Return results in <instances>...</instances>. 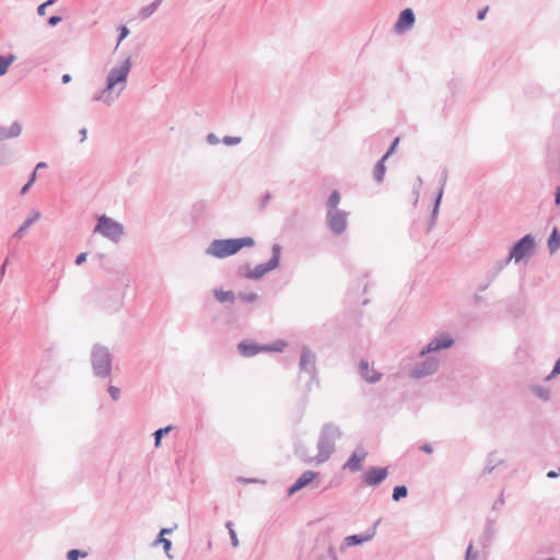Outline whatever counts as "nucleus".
Listing matches in <instances>:
<instances>
[{"instance_id":"obj_1","label":"nucleus","mask_w":560,"mask_h":560,"mask_svg":"<svg viewBox=\"0 0 560 560\" xmlns=\"http://www.w3.org/2000/svg\"><path fill=\"white\" fill-rule=\"evenodd\" d=\"M131 67V59L127 57L119 65L110 68L106 75L105 86L93 95V101L101 102L107 106L114 104L127 88Z\"/></svg>"},{"instance_id":"obj_2","label":"nucleus","mask_w":560,"mask_h":560,"mask_svg":"<svg viewBox=\"0 0 560 560\" xmlns=\"http://www.w3.org/2000/svg\"><path fill=\"white\" fill-rule=\"evenodd\" d=\"M340 428L334 423H325L319 432L317 441V455L312 459L323 464L329 459L336 450V442L341 439Z\"/></svg>"},{"instance_id":"obj_3","label":"nucleus","mask_w":560,"mask_h":560,"mask_svg":"<svg viewBox=\"0 0 560 560\" xmlns=\"http://www.w3.org/2000/svg\"><path fill=\"white\" fill-rule=\"evenodd\" d=\"M254 245L255 240L249 236L213 240L206 248V255L222 259L236 254L244 247H252Z\"/></svg>"},{"instance_id":"obj_4","label":"nucleus","mask_w":560,"mask_h":560,"mask_svg":"<svg viewBox=\"0 0 560 560\" xmlns=\"http://www.w3.org/2000/svg\"><path fill=\"white\" fill-rule=\"evenodd\" d=\"M91 364L96 377L106 378L112 374L113 357L109 350L102 345H94L91 351Z\"/></svg>"},{"instance_id":"obj_5","label":"nucleus","mask_w":560,"mask_h":560,"mask_svg":"<svg viewBox=\"0 0 560 560\" xmlns=\"http://www.w3.org/2000/svg\"><path fill=\"white\" fill-rule=\"evenodd\" d=\"M114 243H118L124 235V226L121 223L103 214L97 219V223L93 230Z\"/></svg>"},{"instance_id":"obj_6","label":"nucleus","mask_w":560,"mask_h":560,"mask_svg":"<svg viewBox=\"0 0 560 560\" xmlns=\"http://www.w3.org/2000/svg\"><path fill=\"white\" fill-rule=\"evenodd\" d=\"M280 255H281V246H280V244L275 243L272 245V256L267 262L259 264L254 269H249L248 266L242 267V268H240V271H242L244 268H246L247 269V272L245 273L246 278L260 279L266 273L276 269L279 266Z\"/></svg>"},{"instance_id":"obj_7","label":"nucleus","mask_w":560,"mask_h":560,"mask_svg":"<svg viewBox=\"0 0 560 560\" xmlns=\"http://www.w3.org/2000/svg\"><path fill=\"white\" fill-rule=\"evenodd\" d=\"M535 250V237L532 234H526L518 240L510 249L508 260H513L515 264L523 259L529 258Z\"/></svg>"},{"instance_id":"obj_8","label":"nucleus","mask_w":560,"mask_h":560,"mask_svg":"<svg viewBox=\"0 0 560 560\" xmlns=\"http://www.w3.org/2000/svg\"><path fill=\"white\" fill-rule=\"evenodd\" d=\"M422 360L415 363L409 372L411 378L420 380L433 375L440 366V360L432 354L420 357Z\"/></svg>"},{"instance_id":"obj_9","label":"nucleus","mask_w":560,"mask_h":560,"mask_svg":"<svg viewBox=\"0 0 560 560\" xmlns=\"http://www.w3.org/2000/svg\"><path fill=\"white\" fill-rule=\"evenodd\" d=\"M348 215L345 210H327L326 222L332 234L340 235L347 230Z\"/></svg>"},{"instance_id":"obj_10","label":"nucleus","mask_w":560,"mask_h":560,"mask_svg":"<svg viewBox=\"0 0 560 560\" xmlns=\"http://www.w3.org/2000/svg\"><path fill=\"white\" fill-rule=\"evenodd\" d=\"M320 482V474L313 470H305L288 489V494L292 495L305 487L316 489Z\"/></svg>"},{"instance_id":"obj_11","label":"nucleus","mask_w":560,"mask_h":560,"mask_svg":"<svg viewBox=\"0 0 560 560\" xmlns=\"http://www.w3.org/2000/svg\"><path fill=\"white\" fill-rule=\"evenodd\" d=\"M453 345L454 339L452 336L448 332H442L432 338L430 342L420 350L419 357H425L427 354L451 348Z\"/></svg>"},{"instance_id":"obj_12","label":"nucleus","mask_w":560,"mask_h":560,"mask_svg":"<svg viewBox=\"0 0 560 560\" xmlns=\"http://www.w3.org/2000/svg\"><path fill=\"white\" fill-rule=\"evenodd\" d=\"M300 371L305 372L310 375L311 381L316 380V357L308 348L303 347L300 357Z\"/></svg>"},{"instance_id":"obj_13","label":"nucleus","mask_w":560,"mask_h":560,"mask_svg":"<svg viewBox=\"0 0 560 560\" xmlns=\"http://www.w3.org/2000/svg\"><path fill=\"white\" fill-rule=\"evenodd\" d=\"M369 453L364 446L358 445L355 450L352 452L350 457L343 464L342 469L349 470L351 472H357L362 469V464L368 457Z\"/></svg>"},{"instance_id":"obj_14","label":"nucleus","mask_w":560,"mask_h":560,"mask_svg":"<svg viewBox=\"0 0 560 560\" xmlns=\"http://www.w3.org/2000/svg\"><path fill=\"white\" fill-rule=\"evenodd\" d=\"M416 16L411 9H405L399 13L398 20L394 25V31L397 34H404L411 30L415 25Z\"/></svg>"},{"instance_id":"obj_15","label":"nucleus","mask_w":560,"mask_h":560,"mask_svg":"<svg viewBox=\"0 0 560 560\" xmlns=\"http://www.w3.org/2000/svg\"><path fill=\"white\" fill-rule=\"evenodd\" d=\"M388 476L387 468L371 467L362 476L366 486H376L384 481Z\"/></svg>"},{"instance_id":"obj_16","label":"nucleus","mask_w":560,"mask_h":560,"mask_svg":"<svg viewBox=\"0 0 560 560\" xmlns=\"http://www.w3.org/2000/svg\"><path fill=\"white\" fill-rule=\"evenodd\" d=\"M359 374L369 384H375L382 378V373L370 366L369 361L364 359L359 363Z\"/></svg>"},{"instance_id":"obj_17","label":"nucleus","mask_w":560,"mask_h":560,"mask_svg":"<svg viewBox=\"0 0 560 560\" xmlns=\"http://www.w3.org/2000/svg\"><path fill=\"white\" fill-rule=\"evenodd\" d=\"M378 523L380 521H377L374 524V527L372 529H369L363 534L347 536L342 542L341 548L343 549L355 545H361L363 542L371 540L375 535V527L377 526Z\"/></svg>"},{"instance_id":"obj_18","label":"nucleus","mask_w":560,"mask_h":560,"mask_svg":"<svg viewBox=\"0 0 560 560\" xmlns=\"http://www.w3.org/2000/svg\"><path fill=\"white\" fill-rule=\"evenodd\" d=\"M237 348H238L240 353L246 358L254 357L257 353L265 351L264 345L259 346L257 343L248 342V341L240 342Z\"/></svg>"},{"instance_id":"obj_19","label":"nucleus","mask_w":560,"mask_h":560,"mask_svg":"<svg viewBox=\"0 0 560 560\" xmlns=\"http://www.w3.org/2000/svg\"><path fill=\"white\" fill-rule=\"evenodd\" d=\"M22 132V126L19 121H14L10 125V127H0V141L16 138Z\"/></svg>"},{"instance_id":"obj_20","label":"nucleus","mask_w":560,"mask_h":560,"mask_svg":"<svg viewBox=\"0 0 560 560\" xmlns=\"http://www.w3.org/2000/svg\"><path fill=\"white\" fill-rule=\"evenodd\" d=\"M40 218V212L37 210H33L28 213L27 218L23 222V224L16 230L14 233V237L21 238L24 233L27 231V229L33 225L37 220Z\"/></svg>"},{"instance_id":"obj_21","label":"nucleus","mask_w":560,"mask_h":560,"mask_svg":"<svg viewBox=\"0 0 560 560\" xmlns=\"http://www.w3.org/2000/svg\"><path fill=\"white\" fill-rule=\"evenodd\" d=\"M163 0H154L150 4L143 7L140 9L138 16L140 20H147L149 19L160 7Z\"/></svg>"},{"instance_id":"obj_22","label":"nucleus","mask_w":560,"mask_h":560,"mask_svg":"<svg viewBox=\"0 0 560 560\" xmlns=\"http://www.w3.org/2000/svg\"><path fill=\"white\" fill-rule=\"evenodd\" d=\"M547 246L550 254H555L560 248V233L557 228H553L547 241Z\"/></svg>"},{"instance_id":"obj_23","label":"nucleus","mask_w":560,"mask_h":560,"mask_svg":"<svg viewBox=\"0 0 560 560\" xmlns=\"http://www.w3.org/2000/svg\"><path fill=\"white\" fill-rule=\"evenodd\" d=\"M213 295L215 300L219 301L220 303H234L235 301V294L233 291H224L222 289L217 288L213 290Z\"/></svg>"},{"instance_id":"obj_24","label":"nucleus","mask_w":560,"mask_h":560,"mask_svg":"<svg viewBox=\"0 0 560 560\" xmlns=\"http://www.w3.org/2000/svg\"><path fill=\"white\" fill-rule=\"evenodd\" d=\"M508 257L494 262L491 269L487 272L490 276V281H494L497 276L511 262Z\"/></svg>"},{"instance_id":"obj_25","label":"nucleus","mask_w":560,"mask_h":560,"mask_svg":"<svg viewBox=\"0 0 560 560\" xmlns=\"http://www.w3.org/2000/svg\"><path fill=\"white\" fill-rule=\"evenodd\" d=\"M386 159L381 158L374 167V179L376 183H382L385 176L386 167H385Z\"/></svg>"},{"instance_id":"obj_26","label":"nucleus","mask_w":560,"mask_h":560,"mask_svg":"<svg viewBox=\"0 0 560 560\" xmlns=\"http://www.w3.org/2000/svg\"><path fill=\"white\" fill-rule=\"evenodd\" d=\"M14 55H0V77L4 75L8 72L10 66L14 62Z\"/></svg>"},{"instance_id":"obj_27","label":"nucleus","mask_w":560,"mask_h":560,"mask_svg":"<svg viewBox=\"0 0 560 560\" xmlns=\"http://www.w3.org/2000/svg\"><path fill=\"white\" fill-rule=\"evenodd\" d=\"M340 202V194L337 190H334L327 200V209L328 210H339L338 205Z\"/></svg>"},{"instance_id":"obj_28","label":"nucleus","mask_w":560,"mask_h":560,"mask_svg":"<svg viewBox=\"0 0 560 560\" xmlns=\"http://www.w3.org/2000/svg\"><path fill=\"white\" fill-rule=\"evenodd\" d=\"M441 199H442V189H439L438 196L434 200V205H433V209H432L431 223H430L431 226H433L435 224V220H436L439 209H440Z\"/></svg>"},{"instance_id":"obj_29","label":"nucleus","mask_w":560,"mask_h":560,"mask_svg":"<svg viewBox=\"0 0 560 560\" xmlns=\"http://www.w3.org/2000/svg\"><path fill=\"white\" fill-rule=\"evenodd\" d=\"M225 527L226 529L229 530V536H230V539H231V545L233 548H237L238 545H240V541H238V538H237V535H236V532L233 527V523L231 521H228L225 523Z\"/></svg>"},{"instance_id":"obj_30","label":"nucleus","mask_w":560,"mask_h":560,"mask_svg":"<svg viewBox=\"0 0 560 560\" xmlns=\"http://www.w3.org/2000/svg\"><path fill=\"white\" fill-rule=\"evenodd\" d=\"M408 494V489L406 486H396L393 490V500L399 501L402 498H406Z\"/></svg>"},{"instance_id":"obj_31","label":"nucleus","mask_w":560,"mask_h":560,"mask_svg":"<svg viewBox=\"0 0 560 560\" xmlns=\"http://www.w3.org/2000/svg\"><path fill=\"white\" fill-rule=\"evenodd\" d=\"M287 343L283 340H277L272 345H264L265 351L281 352L285 348Z\"/></svg>"},{"instance_id":"obj_32","label":"nucleus","mask_w":560,"mask_h":560,"mask_svg":"<svg viewBox=\"0 0 560 560\" xmlns=\"http://www.w3.org/2000/svg\"><path fill=\"white\" fill-rule=\"evenodd\" d=\"M172 427H165V428H161V429H158L153 435H154V445L155 447H159L160 444H161V439L167 434L170 431H171Z\"/></svg>"},{"instance_id":"obj_33","label":"nucleus","mask_w":560,"mask_h":560,"mask_svg":"<svg viewBox=\"0 0 560 560\" xmlns=\"http://www.w3.org/2000/svg\"><path fill=\"white\" fill-rule=\"evenodd\" d=\"M498 463H499V460L495 459V454L494 453L489 454L488 459H487V465L485 467L483 472L491 474L494 470Z\"/></svg>"},{"instance_id":"obj_34","label":"nucleus","mask_w":560,"mask_h":560,"mask_svg":"<svg viewBox=\"0 0 560 560\" xmlns=\"http://www.w3.org/2000/svg\"><path fill=\"white\" fill-rule=\"evenodd\" d=\"M533 392L545 401L550 398V390L548 388L535 386L533 387Z\"/></svg>"},{"instance_id":"obj_35","label":"nucleus","mask_w":560,"mask_h":560,"mask_svg":"<svg viewBox=\"0 0 560 560\" xmlns=\"http://www.w3.org/2000/svg\"><path fill=\"white\" fill-rule=\"evenodd\" d=\"M155 544H162V547L167 556V558L172 559V555L170 553V550H171V547H172V541L167 538H164V537H159L156 540H155Z\"/></svg>"},{"instance_id":"obj_36","label":"nucleus","mask_w":560,"mask_h":560,"mask_svg":"<svg viewBox=\"0 0 560 560\" xmlns=\"http://www.w3.org/2000/svg\"><path fill=\"white\" fill-rule=\"evenodd\" d=\"M318 560H338L336 551L332 546L318 557Z\"/></svg>"},{"instance_id":"obj_37","label":"nucleus","mask_w":560,"mask_h":560,"mask_svg":"<svg viewBox=\"0 0 560 560\" xmlns=\"http://www.w3.org/2000/svg\"><path fill=\"white\" fill-rule=\"evenodd\" d=\"M238 298L244 302L252 303L258 299V295L255 292H240Z\"/></svg>"},{"instance_id":"obj_38","label":"nucleus","mask_w":560,"mask_h":560,"mask_svg":"<svg viewBox=\"0 0 560 560\" xmlns=\"http://www.w3.org/2000/svg\"><path fill=\"white\" fill-rule=\"evenodd\" d=\"M222 142L225 145H236V144H240L242 142V138L241 137H234V136H224L222 138Z\"/></svg>"},{"instance_id":"obj_39","label":"nucleus","mask_w":560,"mask_h":560,"mask_svg":"<svg viewBox=\"0 0 560 560\" xmlns=\"http://www.w3.org/2000/svg\"><path fill=\"white\" fill-rule=\"evenodd\" d=\"M107 390L114 401L120 398V389L117 386L109 385Z\"/></svg>"},{"instance_id":"obj_40","label":"nucleus","mask_w":560,"mask_h":560,"mask_svg":"<svg viewBox=\"0 0 560 560\" xmlns=\"http://www.w3.org/2000/svg\"><path fill=\"white\" fill-rule=\"evenodd\" d=\"M80 556L85 557L86 552H81L78 549H72L68 552L67 558L68 560H78Z\"/></svg>"},{"instance_id":"obj_41","label":"nucleus","mask_w":560,"mask_h":560,"mask_svg":"<svg viewBox=\"0 0 560 560\" xmlns=\"http://www.w3.org/2000/svg\"><path fill=\"white\" fill-rule=\"evenodd\" d=\"M472 549H474V545H472V542H469V545L467 546V549H466L465 560H477V553H474Z\"/></svg>"},{"instance_id":"obj_42","label":"nucleus","mask_w":560,"mask_h":560,"mask_svg":"<svg viewBox=\"0 0 560 560\" xmlns=\"http://www.w3.org/2000/svg\"><path fill=\"white\" fill-rule=\"evenodd\" d=\"M398 142H399V138H396V139L392 142L390 147L388 148V150L386 151V153H385L382 158H384V159H386V160H387V159H388V158H389V156L395 152V150H396V148H397Z\"/></svg>"},{"instance_id":"obj_43","label":"nucleus","mask_w":560,"mask_h":560,"mask_svg":"<svg viewBox=\"0 0 560 560\" xmlns=\"http://www.w3.org/2000/svg\"><path fill=\"white\" fill-rule=\"evenodd\" d=\"M119 32H120V34H119L117 46L120 44V42L122 39H125L128 36L129 30H128L127 26L122 25V26L119 27Z\"/></svg>"},{"instance_id":"obj_44","label":"nucleus","mask_w":560,"mask_h":560,"mask_svg":"<svg viewBox=\"0 0 560 560\" xmlns=\"http://www.w3.org/2000/svg\"><path fill=\"white\" fill-rule=\"evenodd\" d=\"M558 374H560V359L557 360V362L555 363V366H553L551 373L547 376V380H550L551 377H553Z\"/></svg>"},{"instance_id":"obj_45","label":"nucleus","mask_w":560,"mask_h":560,"mask_svg":"<svg viewBox=\"0 0 560 560\" xmlns=\"http://www.w3.org/2000/svg\"><path fill=\"white\" fill-rule=\"evenodd\" d=\"M493 281H490V276L487 273L486 281L478 285V291H486Z\"/></svg>"},{"instance_id":"obj_46","label":"nucleus","mask_w":560,"mask_h":560,"mask_svg":"<svg viewBox=\"0 0 560 560\" xmlns=\"http://www.w3.org/2000/svg\"><path fill=\"white\" fill-rule=\"evenodd\" d=\"M446 180H447V170L444 168L442 172V175H441V179H440V189H442V192L444 191Z\"/></svg>"},{"instance_id":"obj_47","label":"nucleus","mask_w":560,"mask_h":560,"mask_svg":"<svg viewBox=\"0 0 560 560\" xmlns=\"http://www.w3.org/2000/svg\"><path fill=\"white\" fill-rule=\"evenodd\" d=\"M52 3H54V0H48V1L44 2V3H42V4L37 8V13H38L39 15H44V14H45V9H46V7H47V5H50V4H52Z\"/></svg>"},{"instance_id":"obj_48","label":"nucleus","mask_w":560,"mask_h":560,"mask_svg":"<svg viewBox=\"0 0 560 560\" xmlns=\"http://www.w3.org/2000/svg\"><path fill=\"white\" fill-rule=\"evenodd\" d=\"M207 142L209 144L215 145L220 142L219 138L214 133H208Z\"/></svg>"},{"instance_id":"obj_49","label":"nucleus","mask_w":560,"mask_h":560,"mask_svg":"<svg viewBox=\"0 0 560 560\" xmlns=\"http://www.w3.org/2000/svg\"><path fill=\"white\" fill-rule=\"evenodd\" d=\"M61 21V16H58V15H52L48 19V24L50 26H55L57 25L59 22Z\"/></svg>"},{"instance_id":"obj_50","label":"nucleus","mask_w":560,"mask_h":560,"mask_svg":"<svg viewBox=\"0 0 560 560\" xmlns=\"http://www.w3.org/2000/svg\"><path fill=\"white\" fill-rule=\"evenodd\" d=\"M86 256L88 254L86 253H81L77 256L75 258V265H81L83 264L85 260H86Z\"/></svg>"},{"instance_id":"obj_51","label":"nucleus","mask_w":560,"mask_h":560,"mask_svg":"<svg viewBox=\"0 0 560 560\" xmlns=\"http://www.w3.org/2000/svg\"><path fill=\"white\" fill-rule=\"evenodd\" d=\"M417 184L418 186L413 188V194L417 196V198L419 197V189L420 187L422 186L423 182H422V178L420 176L417 177Z\"/></svg>"},{"instance_id":"obj_52","label":"nucleus","mask_w":560,"mask_h":560,"mask_svg":"<svg viewBox=\"0 0 560 560\" xmlns=\"http://www.w3.org/2000/svg\"><path fill=\"white\" fill-rule=\"evenodd\" d=\"M8 262H9V259L7 258L3 262V265L0 267V282L2 281V279L5 275V269H7Z\"/></svg>"},{"instance_id":"obj_53","label":"nucleus","mask_w":560,"mask_h":560,"mask_svg":"<svg viewBox=\"0 0 560 560\" xmlns=\"http://www.w3.org/2000/svg\"><path fill=\"white\" fill-rule=\"evenodd\" d=\"M420 450L427 454H431L433 452V448L430 444L425 443L420 446Z\"/></svg>"},{"instance_id":"obj_54","label":"nucleus","mask_w":560,"mask_h":560,"mask_svg":"<svg viewBox=\"0 0 560 560\" xmlns=\"http://www.w3.org/2000/svg\"><path fill=\"white\" fill-rule=\"evenodd\" d=\"M270 199L271 195L269 192L265 194V196L261 198L260 207L264 208Z\"/></svg>"},{"instance_id":"obj_55","label":"nucleus","mask_w":560,"mask_h":560,"mask_svg":"<svg viewBox=\"0 0 560 560\" xmlns=\"http://www.w3.org/2000/svg\"><path fill=\"white\" fill-rule=\"evenodd\" d=\"M560 476V468L558 470H550L547 472V477L550 479L557 478Z\"/></svg>"},{"instance_id":"obj_56","label":"nucleus","mask_w":560,"mask_h":560,"mask_svg":"<svg viewBox=\"0 0 560 560\" xmlns=\"http://www.w3.org/2000/svg\"><path fill=\"white\" fill-rule=\"evenodd\" d=\"M504 504V497H503V493L500 494L499 499L494 502L493 504V509H497L498 505H502Z\"/></svg>"},{"instance_id":"obj_57","label":"nucleus","mask_w":560,"mask_h":560,"mask_svg":"<svg viewBox=\"0 0 560 560\" xmlns=\"http://www.w3.org/2000/svg\"><path fill=\"white\" fill-rule=\"evenodd\" d=\"M79 133H80V136H81L80 141H81V142H84V141H85V139H86V136H88V130H86L85 128H82V129H80Z\"/></svg>"},{"instance_id":"obj_58","label":"nucleus","mask_w":560,"mask_h":560,"mask_svg":"<svg viewBox=\"0 0 560 560\" xmlns=\"http://www.w3.org/2000/svg\"><path fill=\"white\" fill-rule=\"evenodd\" d=\"M486 13H487V8L482 9V10H479L478 14H477V19L478 20H483L485 16H486Z\"/></svg>"},{"instance_id":"obj_59","label":"nucleus","mask_w":560,"mask_h":560,"mask_svg":"<svg viewBox=\"0 0 560 560\" xmlns=\"http://www.w3.org/2000/svg\"><path fill=\"white\" fill-rule=\"evenodd\" d=\"M61 81H62V83H65V84H66V83H69V82L71 81V75H70V74H68V73L63 74V75L61 77Z\"/></svg>"},{"instance_id":"obj_60","label":"nucleus","mask_w":560,"mask_h":560,"mask_svg":"<svg viewBox=\"0 0 560 560\" xmlns=\"http://www.w3.org/2000/svg\"><path fill=\"white\" fill-rule=\"evenodd\" d=\"M555 202H556V205H560V187H558L557 190H556Z\"/></svg>"},{"instance_id":"obj_61","label":"nucleus","mask_w":560,"mask_h":560,"mask_svg":"<svg viewBox=\"0 0 560 560\" xmlns=\"http://www.w3.org/2000/svg\"><path fill=\"white\" fill-rule=\"evenodd\" d=\"M31 186H32V184H31V183H26V184L22 187V189H21V194H22V195L26 194V191L30 189V187H31Z\"/></svg>"},{"instance_id":"obj_62","label":"nucleus","mask_w":560,"mask_h":560,"mask_svg":"<svg viewBox=\"0 0 560 560\" xmlns=\"http://www.w3.org/2000/svg\"><path fill=\"white\" fill-rule=\"evenodd\" d=\"M35 179H36V170L33 171L27 183H31L33 185Z\"/></svg>"},{"instance_id":"obj_63","label":"nucleus","mask_w":560,"mask_h":560,"mask_svg":"<svg viewBox=\"0 0 560 560\" xmlns=\"http://www.w3.org/2000/svg\"><path fill=\"white\" fill-rule=\"evenodd\" d=\"M46 167H47V164L45 162H39V163H37L35 170L37 171L39 168H46Z\"/></svg>"},{"instance_id":"obj_64","label":"nucleus","mask_w":560,"mask_h":560,"mask_svg":"<svg viewBox=\"0 0 560 560\" xmlns=\"http://www.w3.org/2000/svg\"><path fill=\"white\" fill-rule=\"evenodd\" d=\"M172 533V529L171 528H163L159 535V537H163L164 534H170Z\"/></svg>"}]
</instances>
